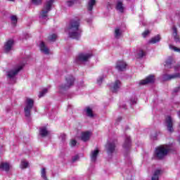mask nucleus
Listing matches in <instances>:
<instances>
[{
    "label": "nucleus",
    "mask_w": 180,
    "mask_h": 180,
    "mask_svg": "<svg viewBox=\"0 0 180 180\" xmlns=\"http://www.w3.org/2000/svg\"><path fill=\"white\" fill-rule=\"evenodd\" d=\"M146 53V51H144L143 49H139L137 51H136V58H143V57H145Z\"/></svg>",
    "instance_id": "24"
},
{
    "label": "nucleus",
    "mask_w": 180,
    "mask_h": 180,
    "mask_svg": "<svg viewBox=\"0 0 180 180\" xmlns=\"http://www.w3.org/2000/svg\"><path fill=\"white\" fill-rule=\"evenodd\" d=\"M126 67H127V64H126L123 60H120L117 62L115 68L118 70V71H124L126 70Z\"/></svg>",
    "instance_id": "13"
},
{
    "label": "nucleus",
    "mask_w": 180,
    "mask_h": 180,
    "mask_svg": "<svg viewBox=\"0 0 180 180\" xmlns=\"http://www.w3.org/2000/svg\"><path fill=\"white\" fill-rule=\"evenodd\" d=\"M105 150L108 155H112L116 151V141L110 140L105 145Z\"/></svg>",
    "instance_id": "7"
},
{
    "label": "nucleus",
    "mask_w": 180,
    "mask_h": 180,
    "mask_svg": "<svg viewBox=\"0 0 180 180\" xmlns=\"http://www.w3.org/2000/svg\"><path fill=\"white\" fill-rule=\"evenodd\" d=\"M120 120H122V117H119L117 119V122H120Z\"/></svg>",
    "instance_id": "45"
},
{
    "label": "nucleus",
    "mask_w": 180,
    "mask_h": 180,
    "mask_svg": "<svg viewBox=\"0 0 180 180\" xmlns=\"http://www.w3.org/2000/svg\"><path fill=\"white\" fill-rule=\"evenodd\" d=\"M121 86L122 82H120V80H116L110 84V89L112 92H113V94H116L117 92H119Z\"/></svg>",
    "instance_id": "10"
},
{
    "label": "nucleus",
    "mask_w": 180,
    "mask_h": 180,
    "mask_svg": "<svg viewBox=\"0 0 180 180\" xmlns=\"http://www.w3.org/2000/svg\"><path fill=\"white\" fill-rule=\"evenodd\" d=\"M11 169V165L8 162H1L0 163V169L1 171H6V172H9V169Z\"/></svg>",
    "instance_id": "16"
},
{
    "label": "nucleus",
    "mask_w": 180,
    "mask_h": 180,
    "mask_svg": "<svg viewBox=\"0 0 180 180\" xmlns=\"http://www.w3.org/2000/svg\"><path fill=\"white\" fill-rule=\"evenodd\" d=\"M160 40H161V37H160V35H157V36L153 37L149 41V43H150L152 44H155V43H158V41H160Z\"/></svg>",
    "instance_id": "27"
},
{
    "label": "nucleus",
    "mask_w": 180,
    "mask_h": 180,
    "mask_svg": "<svg viewBox=\"0 0 180 180\" xmlns=\"http://www.w3.org/2000/svg\"><path fill=\"white\" fill-rule=\"evenodd\" d=\"M165 126L167 127V131L173 133L174 131V119L172 116H167L165 120Z\"/></svg>",
    "instance_id": "9"
},
{
    "label": "nucleus",
    "mask_w": 180,
    "mask_h": 180,
    "mask_svg": "<svg viewBox=\"0 0 180 180\" xmlns=\"http://www.w3.org/2000/svg\"><path fill=\"white\" fill-rule=\"evenodd\" d=\"M154 75H150L145 79L141 80L139 82V85H147V84H153L154 82Z\"/></svg>",
    "instance_id": "12"
},
{
    "label": "nucleus",
    "mask_w": 180,
    "mask_h": 180,
    "mask_svg": "<svg viewBox=\"0 0 180 180\" xmlns=\"http://www.w3.org/2000/svg\"><path fill=\"white\" fill-rule=\"evenodd\" d=\"M54 0H49L46 1L44 8L42 9V11L41 12V15L39 16L40 19H47V14L49 12H50V11H51V6Z\"/></svg>",
    "instance_id": "5"
},
{
    "label": "nucleus",
    "mask_w": 180,
    "mask_h": 180,
    "mask_svg": "<svg viewBox=\"0 0 180 180\" xmlns=\"http://www.w3.org/2000/svg\"><path fill=\"white\" fill-rule=\"evenodd\" d=\"M174 64V60H172V58H169L166 60V63L165 65V68H172V65Z\"/></svg>",
    "instance_id": "26"
},
{
    "label": "nucleus",
    "mask_w": 180,
    "mask_h": 180,
    "mask_svg": "<svg viewBox=\"0 0 180 180\" xmlns=\"http://www.w3.org/2000/svg\"><path fill=\"white\" fill-rule=\"evenodd\" d=\"M161 174V170H156L153 176H152V180H158V178L160 176V174Z\"/></svg>",
    "instance_id": "29"
},
{
    "label": "nucleus",
    "mask_w": 180,
    "mask_h": 180,
    "mask_svg": "<svg viewBox=\"0 0 180 180\" xmlns=\"http://www.w3.org/2000/svg\"><path fill=\"white\" fill-rule=\"evenodd\" d=\"M49 133L46 127H42L39 129V134L41 137H46Z\"/></svg>",
    "instance_id": "21"
},
{
    "label": "nucleus",
    "mask_w": 180,
    "mask_h": 180,
    "mask_svg": "<svg viewBox=\"0 0 180 180\" xmlns=\"http://www.w3.org/2000/svg\"><path fill=\"white\" fill-rule=\"evenodd\" d=\"M103 76L100 77L98 79H97V83L98 84V85H101V84H102V81H103Z\"/></svg>",
    "instance_id": "41"
},
{
    "label": "nucleus",
    "mask_w": 180,
    "mask_h": 180,
    "mask_svg": "<svg viewBox=\"0 0 180 180\" xmlns=\"http://www.w3.org/2000/svg\"><path fill=\"white\" fill-rule=\"evenodd\" d=\"M68 30L70 37L78 40L82 33V30L79 28V19L72 20L69 24Z\"/></svg>",
    "instance_id": "1"
},
{
    "label": "nucleus",
    "mask_w": 180,
    "mask_h": 180,
    "mask_svg": "<svg viewBox=\"0 0 180 180\" xmlns=\"http://www.w3.org/2000/svg\"><path fill=\"white\" fill-rule=\"evenodd\" d=\"M57 39V34H52L49 37V41H54Z\"/></svg>",
    "instance_id": "32"
},
{
    "label": "nucleus",
    "mask_w": 180,
    "mask_h": 180,
    "mask_svg": "<svg viewBox=\"0 0 180 180\" xmlns=\"http://www.w3.org/2000/svg\"><path fill=\"white\" fill-rule=\"evenodd\" d=\"M60 140H62V141H65V139H67V136L65 135V134H61L60 136Z\"/></svg>",
    "instance_id": "38"
},
{
    "label": "nucleus",
    "mask_w": 180,
    "mask_h": 180,
    "mask_svg": "<svg viewBox=\"0 0 180 180\" xmlns=\"http://www.w3.org/2000/svg\"><path fill=\"white\" fill-rule=\"evenodd\" d=\"M91 139V132L90 131H86L82 132L81 135V139L82 141H88Z\"/></svg>",
    "instance_id": "19"
},
{
    "label": "nucleus",
    "mask_w": 180,
    "mask_h": 180,
    "mask_svg": "<svg viewBox=\"0 0 180 180\" xmlns=\"http://www.w3.org/2000/svg\"><path fill=\"white\" fill-rule=\"evenodd\" d=\"M92 53H80L76 58L77 63H88L89 61V58L92 57Z\"/></svg>",
    "instance_id": "8"
},
{
    "label": "nucleus",
    "mask_w": 180,
    "mask_h": 180,
    "mask_svg": "<svg viewBox=\"0 0 180 180\" xmlns=\"http://www.w3.org/2000/svg\"><path fill=\"white\" fill-rule=\"evenodd\" d=\"M41 178H43V179H47V176H46V169L43 168L41 169Z\"/></svg>",
    "instance_id": "35"
},
{
    "label": "nucleus",
    "mask_w": 180,
    "mask_h": 180,
    "mask_svg": "<svg viewBox=\"0 0 180 180\" xmlns=\"http://www.w3.org/2000/svg\"><path fill=\"white\" fill-rule=\"evenodd\" d=\"M8 1H11V2H13V1H15V0H8Z\"/></svg>",
    "instance_id": "47"
},
{
    "label": "nucleus",
    "mask_w": 180,
    "mask_h": 180,
    "mask_svg": "<svg viewBox=\"0 0 180 180\" xmlns=\"http://www.w3.org/2000/svg\"><path fill=\"white\" fill-rule=\"evenodd\" d=\"M130 103L131 105H134L136 103V98H131Z\"/></svg>",
    "instance_id": "43"
},
{
    "label": "nucleus",
    "mask_w": 180,
    "mask_h": 180,
    "mask_svg": "<svg viewBox=\"0 0 180 180\" xmlns=\"http://www.w3.org/2000/svg\"><path fill=\"white\" fill-rule=\"evenodd\" d=\"M77 2V0H68L66 2V5L68 6H72V5H74V4H75Z\"/></svg>",
    "instance_id": "33"
},
{
    "label": "nucleus",
    "mask_w": 180,
    "mask_h": 180,
    "mask_svg": "<svg viewBox=\"0 0 180 180\" xmlns=\"http://www.w3.org/2000/svg\"><path fill=\"white\" fill-rule=\"evenodd\" d=\"M172 30H173L172 36L175 41H179V36H178V30H176V27L175 25L172 27Z\"/></svg>",
    "instance_id": "23"
},
{
    "label": "nucleus",
    "mask_w": 180,
    "mask_h": 180,
    "mask_svg": "<svg viewBox=\"0 0 180 180\" xmlns=\"http://www.w3.org/2000/svg\"><path fill=\"white\" fill-rule=\"evenodd\" d=\"M123 147L127 150V148H130L131 147V140L130 139V136H127L125 139V141L124 143Z\"/></svg>",
    "instance_id": "22"
},
{
    "label": "nucleus",
    "mask_w": 180,
    "mask_h": 180,
    "mask_svg": "<svg viewBox=\"0 0 180 180\" xmlns=\"http://www.w3.org/2000/svg\"><path fill=\"white\" fill-rule=\"evenodd\" d=\"M169 148L167 145H162L156 148L155 151V157L158 160H162L165 157H167Z\"/></svg>",
    "instance_id": "2"
},
{
    "label": "nucleus",
    "mask_w": 180,
    "mask_h": 180,
    "mask_svg": "<svg viewBox=\"0 0 180 180\" xmlns=\"http://www.w3.org/2000/svg\"><path fill=\"white\" fill-rule=\"evenodd\" d=\"M32 3H34V5H40L41 0H32Z\"/></svg>",
    "instance_id": "40"
},
{
    "label": "nucleus",
    "mask_w": 180,
    "mask_h": 180,
    "mask_svg": "<svg viewBox=\"0 0 180 180\" xmlns=\"http://www.w3.org/2000/svg\"><path fill=\"white\" fill-rule=\"evenodd\" d=\"M70 146L71 147H75V146H77V141L72 139L70 141Z\"/></svg>",
    "instance_id": "39"
},
{
    "label": "nucleus",
    "mask_w": 180,
    "mask_h": 180,
    "mask_svg": "<svg viewBox=\"0 0 180 180\" xmlns=\"http://www.w3.org/2000/svg\"><path fill=\"white\" fill-rule=\"evenodd\" d=\"M13 46V40L10 39L7 41L4 45V51L6 53H9L11 50H12V47Z\"/></svg>",
    "instance_id": "14"
},
{
    "label": "nucleus",
    "mask_w": 180,
    "mask_h": 180,
    "mask_svg": "<svg viewBox=\"0 0 180 180\" xmlns=\"http://www.w3.org/2000/svg\"><path fill=\"white\" fill-rule=\"evenodd\" d=\"M79 160V155H75V156L72 157V161L73 162H75L76 161H78Z\"/></svg>",
    "instance_id": "37"
},
{
    "label": "nucleus",
    "mask_w": 180,
    "mask_h": 180,
    "mask_svg": "<svg viewBox=\"0 0 180 180\" xmlns=\"http://www.w3.org/2000/svg\"><path fill=\"white\" fill-rule=\"evenodd\" d=\"M122 108H123L124 109H126V105H122Z\"/></svg>",
    "instance_id": "46"
},
{
    "label": "nucleus",
    "mask_w": 180,
    "mask_h": 180,
    "mask_svg": "<svg viewBox=\"0 0 180 180\" xmlns=\"http://www.w3.org/2000/svg\"><path fill=\"white\" fill-rule=\"evenodd\" d=\"M34 106V101L32 98H27L25 101V107L24 108V112L26 117H30V112Z\"/></svg>",
    "instance_id": "6"
},
{
    "label": "nucleus",
    "mask_w": 180,
    "mask_h": 180,
    "mask_svg": "<svg viewBox=\"0 0 180 180\" xmlns=\"http://www.w3.org/2000/svg\"><path fill=\"white\" fill-rule=\"evenodd\" d=\"M85 112L86 114V116L89 117H94V112H92V109L91 108L87 107L85 108Z\"/></svg>",
    "instance_id": "28"
},
{
    "label": "nucleus",
    "mask_w": 180,
    "mask_h": 180,
    "mask_svg": "<svg viewBox=\"0 0 180 180\" xmlns=\"http://www.w3.org/2000/svg\"><path fill=\"white\" fill-rule=\"evenodd\" d=\"M169 49L171 50H174V51H178L179 52L180 51V49L177 48V47H175L173 45H169Z\"/></svg>",
    "instance_id": "36"
},
{
    "label": "nucleus",
    "mask_w": 180,
    "mask_h": 180,
    "mask_svg": "<svg viewBox=\"0 0 180 180\" xmlns=\"http://www.w3.org/2000/svg\"><path fill=\"white\" fill-rule=\"evenodd\" d=\"M40 50L44 54H50V49L46 46L44 42L41 41L39 44Z\"/></svg>",
    "instance_id": "15"
},
{
    "label": "nucleus",
    "mask_w": 180,
    "mask_h": 180,
    "mask_svg": "<svg viewBox=\"0 0 180 180\" xmlns=\"http://www.w3.org/2000/svg\"><path fill=\"white\" fill-rule=\"evenodd\" d=\"M115 8L117 11H119V12H121V13H123L124 11V7L123 6V3H122V1H118Z\"/></svg>",
    "instance_id": "25"
},
{
    "label": "nucleus",
    "mask_w": 180,
    "mask_h": 180,
    "mask_svg": "<svg viewBox=\"0 0 180 180\" xmlns=\"http://www.w3.org/2000/svg\"><path fill=\"white\" fill-rule=\"evenodd\" d=\"M11 21L13 25H16L17 22H18V18H16V15H12L11 17Z\"/></svg>",
    "instance_id": "34"
},
{
    "label": "nucleus",
    "mask_w": 180,
    "mask_h": 180,
    "mask_svg": "<svg viewBox=\"0 0 180 180\" xmlns=\"http://www.w3.org/2000/svg\"><path fill=\"white\" fill-rule=\"evenodd\" d=\"M98 154H99V150L98 149L91 151V162H95L96 161V158H98Z\"/></svg>",
    "instance_id": "20"
},
{
    "label": "nucleus",
    "mask_w": 180,
    "mask_h": 180,
    "mask_svg": "<svg viewBox=\"0 0 180 180\" xmlns=\"http://www.w3.org/2000/svg\"><path fill=\"white\" fill-rule=\"evenodd\" d=\"M96 5V0H89L87 3V10L89 12H92V10L94 9V6Z\"/></svg>",
    "instance_id": "18"
},
{
    "label": "nucleus",
    "mask_w": 180,
    "mask_h": 180,
    "mask_svg": "<svg viewBox=\"0 0 180 180\" xmlns=\"http://www.w3.org/2000/svg\"><path fill=\"white\" fill-rule=\"evenodd\" d=\"M23 65H25V64L18 65L15 68L7 72V77L10 79V84H15L16 82V78H15V77H16L22 68H23Z\"/></svg>",
    "instance_id": "3"
},
{
    "label": "nucleus",
    "mask_w": 180,
    "mask_h": 180,
    "mask_svg": "<svg viewBox=\"0 0 180 180\" xmlns=\"http://www.w3.org/2000/svg\"><path fill=\"white\" fill-rule=\"evenodd\" d=\"M176 78H180V73H175L173 75H163L162 80L163 81H171V79H175Z\"/></svg>",
    "instance_id": "11"
},
{
    "label": "nucleus",
    "mask_w": 180,
    "mask_h": 180,
    "mask_svg": "<svg viewBox=\"0 0 180 180\" xmlns=\"http://www.w3.org/2000/svg\"><path fill=\"white\" fill-rule=\"evenodd\" d=\"M27 167H29V162L25 160H22L21 162V168L25 169L27 168Z\"/></svg>",
    "instance_id": "31"
},
{
    "label": "nucleus",
    "mask_w": 180,
    "mask_h": 180,
    "mask_svg": "<svg viewBox=\"0 0 180 180\" xmlns=\"http://www.w3.org/2000/svg\"><path fill=\"white\" fill-rule=\"evenodd\" d=\"M179 68H180V65H177L174 66L175 71H179Z\"/></svg>",
    "instance_id": "44"
},
{
    "label": "nucleus",
    "mask_w": 180,
    "mask_h": 180,
    "mask_svg": "<svg viewBox=\"0 0 180 180\" xmlns=\"http://www.w3.org/2000/svg\"><path fill=\"white\" fill-rule=\"evenodd\" d=\"M122 34H123V30L120 29V27H117L115 29L114 36L115 39H120L122 37Z\"/></svg>",
    "instance_id": "17"
},
{
    "label": "nucleus",
    "mask_w": 180,
    "mask_h": 180,
    "mask_svg": "<svg viewBox=\"0 0 180 180\" xmlns=\"http://www.w3.org/2000/svg\"><path fill=\"white\" fill-rule=\"evenodd\" d=\"M48 92H49L48 89L45 88V89H42V91L39 92V98H43V96H44V95H46V94H47Z\"/></svg>",
    "instance_id": "30"
},
{
    "label": "nucleus",
    "mask_w": 180,
    "mask_h": 180,
    "mask_svg": "<svg viewBox=\"0 0 180 180\" xmlns=\"http://www.w3.org/2000/svg\"><path fill=\"white\" fill-rule=\"evenodd\" d=\"M66 83L65 84H61L59 86V92L61 94L63 91H67V89H70L71 86L74 85V82H75V78L73 77L72 75H68L65 78Z\"/></svg>",
    "instance_id": "4"
},
{
    "label": "nucleus",
    "mask_w": 180,
    "mask_h": 180,
    "mask_svg": "<svg viewBox=\"0 0 180 180\" xmlns=\"http://www.w3.org/2000/svg\"><path fill=\"white\" fill-rule=\"evenodd\" d=\"M148 34H150V31H148V30H146L143 33H142L143 37H147V36H148Z\"/></svg>",
    "instance_id": "42"
}]
</instances>
